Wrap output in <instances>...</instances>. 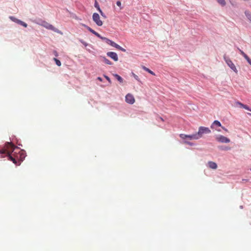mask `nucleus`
Segmentation results:
<instances>
[{
  "instance_id": "c85d7f7f",
  "label": "nucleus",
  "mask_w": 251,
  "mask_h": 251,
  "mask_svg": "<svg viewBox=\"0 0 251 251\" xmlns=\"http://www.w3.org/2000/svg\"><path fill=\"white\" fill-rule=\"evenodd\" d=\"M100 13V14L101 16H102L104 18H106V15L104 14V13L101 10L99 11Z\"/></svg>"
},
{
  "instance_id": "39448f33",
  "label": "nucleus",
  "mask_w": 251,
  "mask_h": 251,
  "mask_svg": "<svg viewBox=\"0 0 251 251\" xmlns=\"http://www.w3.org/2000/svg\"><path fill=\"white\" fill-rule=\"evenodd\" d=\"M92 19L93 21L98 26H101L103 24L102 22L100 20L99 15L97 13H94L93 14Z\"/></svg>"
},
{
  "instance_id": "f257e3e1",
  "label": "nucleus",
  "mask_w": 251,
  "mask_h": 251,
  "mask_svg": "<svg viewBox=\"0 0 251 251\" xmlns=\"http://www.w3.org/2000/svg\"><path fill=\"white\" fill-rule=\"evenodd\" d=\"M18 149V147L11 142H7L5 144V149L0 150V154L6 153L8 160L12 161L14 164H17V160L13 157L11 154L13 152V155H14L16 153V152H14V151Z\"/></svg>"
},
{
  "instance_id": "09e8293b",
  "label": "nucleus",
  "mask_w": 251,
  "mask_h": 251,
  "mask_svg": "<svg viewBox=\"0 0 251 251\" xmlns=\"http://www.w3.org/2000/svg\"><path fill=\"white\" fill-rule=\"evenodd\" d=\"M250 170L251 171V168L250 169Z\"/></svg>"
},
{
  "instance_id": "7ed1b4c3",
  "label": "nucleus",
  "mask_w": 251,
  "mask_h": 251,
  "mask_svg": "<svg viewBox=\"0 0 251 251\" xmlns=\"http://www.w3.org/2000/svg\"><path fill=\"white\" fill-rule=\"evenodd\" d=\"M211 130L209 129L208 127L204 126H200L199 128L198 132H197L196 133L199 139L203 136V134H209Z\"/></svg>"
},
{
  "instance_id": "de8ad7c7",
  "label": "nucleus",
  "mask_w": 251,
  "mask_h": 251,
  "mask_svg": "<svg viewBox=\"0 0 251 251\" xmlns=\"http://www.w3.org/2000/svg\"><path fill=\"white\" fill-rule=\"evenodd\" d=\"M248 114L250 115H251V114H250V113H248Z\"/></svg>"
},
{
  "instance_id": "a878e982",
  "label": "nucleus",
  "mask_w": 251,
  "mask_h": 251,
  "mask_svg": "<svg viewBox=\"0 0 251 251\" xmlns=\"http://www.w3.org/2000/svg\"><path fill=\"white\" fill-rule=\"evenodd\" d=\"M245 58L246 59L247 62L251 65V59L249 57V56H247Z\"/></svg>"
},
{
  "instance_id": "79ce46f5",
  "label": "nucleus",
  "mask_w": 251,
  "mask_h": 251,
  "mask_svg": "<svg viewBox=\"0 0 251 251\" xmlns=\"http://www.w3.org/2000/svg\"><path fill=\"white\" fill-rule=\"evenodd\" d=\"M98 79L100 81H102V78L100 77H98Z\"/></svg>"
},
{
  "instance_id": "7c9ffc66",
  "label": "nucleus",
  "mask_w": 251,
  "mask_h": 251,
  "mask_svg": "<svg viewBox=\"0 0 251 251\" xmlns=\"http://www.w3.org/2000/svg\"><path fill=\"white\" fill-rule=\"evenodd\" d=\"M104 77H105V78L108 80V81L110 83H111V80H110V78H109L108 76L104 75Z\"/></svg>"
},
{
  "instance_id": "473e14b6",
  "label": "nucleus",
  "mask_w": 251,
  "mask_h": 251,
  "mask_svg": "<svg viewBox=\"0 0 251 251\" xmlns=\"http://www.w3.org/2000/svg\"><path fill=\"white\" fill-rule=\"evenodd\" d=\"M87 29L90 31L92 33H93V32H94V30H93V29H92L91 27H90L89 26V27H87Z\"/></svg>"
},
{
  "instance_id": "e433bc0d",
  "label": "nucleus",
  "mask_w": 251,
  "mask_h": 251,
  "mask_svg": "<svg viewBox=\"0 0 251 251\" xmlns=\"http://www.w3.org/2000/svg\"><path fill=\"white\" fill-rule=\"evenodd\" d=\"M106 37H102V36H101V37L100 38V39L102 40H105Z\"/></svg>"
},
{
  "instance_id": "423d86ee",
  "label": "nucleus",
  "mask_w": 251,
  "mask_h": 251,
  "mask_svg": "<svg viewBox=\"0 0 251 251\" xmlns=\"http://www.w3.org/2000/svg\"><path fill=\"white\" fill-rule=\"evenodd\" d=\"M180 137L181 138L183 139H185L186 138H188L190 140H198L199 138L197 136V133L192 134L191 135H186L184 134H180Z\"/></svg>"
},
{
  "instance_id": "2f4dec72",
  "label": "nucleus",
  "mask_w": 251,
  "mask_h": 251,
  "mask_svg": "<svg viewBox=\"0 0 251 251\" xmlns=\"http://www.w3.org/2000/svg\"><path fill=\"white\" fill-rule=\"evenodd\" d=\"M107 44H109L111 40L106 38L105 40H104Z\"/></svg>"
},
{
  "instance_id": "f704fd0d",
  "label": "nucleus",
  "mask_w": 251,
  "mask_h": 251,
  "mask_svg": "<svg viewBox=\"0 0 251 251\" xmlns=\"http://www.w3.org/2000/svg\"><path fill=\"white\" fill-rule=\"evenodd\" d=\"M83 26L85 27L86 28H87V27H89L88 25L84 24H81Z\"/></svg>"
},
{
  "instance_id": "6e6552de",
  "label": "nucleus",
  "mask_w": 251,
  "mask_h": 251,
  "mask_svg": "<svg viewBox=\"0 0 251 251\" xmlns=\"http://www.w3.org/2000/svg\"><path fill=\"white\" fill-rule=\"evenodd\" d=\"M9 19L13 22L16 23L20 25H21L24 26L25 27H26L27 26V25L25 23L22 21L20 20L17 19L14 16H10Z\"/></svg>"
},
{
  "instance_id": "6ab92c4d",
  "label": "nucleus",
  "mask_w": 251,
  "mask_h": 251,
  "mask_svg": "<svg viewBox=\"0 0 251 251\" xmlns=\"http://www.w3.org/2000/svg\"><path fill=\"white\" fill-rule=\"evenodd\" d=\"M109 45H110L112 47L116 48V49L118 48V47H119V45H118L114 42L112 41V40L110 41V42L109 43Z\"/></svg>"
},
{
  "instance_id": "f8f14e48",
  "label": "nucleus",
  "mask_w": 251,
  "mask_h": 251,
  "mask_svg": "<svg viewBox=\"0 0 251 251\" xmlns=\"http://www.w3.org/2000/svg\"><path fill=\"white\" fill-rule=\"evenodd\" d=\"M216 126H222L221 123L217 120L214 121L210 127L211 128L214 129L216 128Z\"/></svg>"
},
{
  "instance_id": "4c0bfd02",
  "label": "nucleus",
  "mask_w": 251,
  "mask_h": 251,
  "mask_svg": "<svg viewBox=\"0 0 251 251\" xmlns=\"http://www.w3.org/2000/svg\"><path fill=\"white\" fill-rule=\"evenodd\" d=\"M230 3H231V4L232 6H234L235 5V4L234 3V2H232V1H230Z\"/></svg>"
},
{
  "instance_id": "b1692460",
  "label": "nucleus",
  "mask_w": 251,
  "mask_h": 251,
  "mask_svg": "<svg viewBox=\"0 0 251 251\" xmlns=\"http://www.w3.org/2000/svg\"><path fill=\"white\" fill-rule=\"evenodd\" d=\"M131 75L136 80H137L138 81H140V79L139 78V77L136 75L134 73H131Z\"/></svg>"
},
{
  "instance_id": "f03ea898",
  "label": "nucleus",
  "mask_w": 251,
  "mask_h": 251,
  "mask_svg": "<svg viewBox=\"0 0 251 251\" xmlns=\"http://www.w3.org/2000/svg\"><path fill=\"white\" fill-rule=\"evenodd\" d=\"M39 24L48 29H50L56 33L62 34V32L60 30L54 27L52 25L47 23L45 21H41V23H39Z\"/></svg>"
},
{
  "instance_id": "a19ab883",
  "label": "nucleus",
  "mask_w": 251,
  "mask_h": 251,
  "mask_svg": "<svg viewBox=\"0 0 251 251\" xmlns=\"http://www.w3.org/2000/svg\"><path fill=\"white\" fill-rule=\"evenodd\" d=\"M242 55L243 56V57L244 58H245L247 56H248L245 52L244 53V54H242Z\"/></svg>"
},
{
  "instance_id": "a18cd8bd",
  "label": "nucleus",
  "mask_w": 251,
  "mask_h": 251,
  "mask_svg": "<svg viewBox=\"0 0 251 251\" xmlns=\"http://www.w3.org/2000/svg\"><path fill=\"white\" fill-rule=\"evenodd\" d=\"M55 55L57 56L58 55L56 51H55Z\"/></svg>"
},
{
  "instance_id": "9b49d317",
  "label": "nucleus",
  "mask_w": 251,
  "mask_h": 251,
  "mask_svg": "<svg viewBox=\"0 0 251 251\" xmlns=\"http://www.w3.org/2000/svg\"><path fill=\"white\" fill-rule=\"evenodd\" d=\"M236 105L240 106V107L243 108L251 112V108H250L248 105H245L239 101L236 102Z\"/></svg>"
},
{
  "instance_id": "49530a36",
  "label": "nucleus",
  "mask_w": 251,
  "mask_h": 251,
  "mask_svg": "<svg viewBox=\"0 0 251 251\" xmlns=\"http://www.w3.org/2000/svg\"><path fill=\"white\" fill-rule=\"evenodd\" d=\"M240 208H243V206L241 205V206H240Z\"/></svg>"
},
{
  "instance_id": "c756f323",
  "label": "nucleus",
  "mask_w": 251,
  "mask_h": 251,
  "mask_svg": "<svg viewBox=\"0 0 251 251\" xmlns=\"http://www.w3.org/2000/svg\"><path fill=\"white\" fill-rule=\"evenodd\" d=\"M116 4L117 6L120 7V9H122V7H121V2L120 1H117L116 2Z\"/></svg>"
},
{
  "instance_id": "20e7f679",
  "label": "nucleus",
  "mask_w": 251,
  "mask_h": 251,
  "mask_svg": "<svg viewBox=\"0 0 251 251\" xmlns=\"http://www.w3.org/2000/svg\"><path fill=\"white\" fill-rule=\"evenodd\" d=\"M224 59L225 62H226V64L228 65V66L235 73H237L238 71L236 68V66L233 64L232 61L230 60V59L228 57L226 56V55L224 56Z\"/></svg>"
},
{
  "instance_id": "2eb2a0df",
  "label": "nucleus",
  "mask_w": 251,
  "mask_h": 251,
  "mask_svg": "<svg viewBox=\"0 0 251 251\" xmlns=\"http://www.w3.org/2000/svg\"><path fill=\"white\" fill-rule=\"evenodd\" d=\"M218 149L222 151H229L230 150V148L225 146H219Z\"/></svg>"
},
{
  "instance_id": "412c9836",
  "label": "nucleus",
  "mask_w": 251,
  "mask_h": 251,
  "mask_svg": "<svg viewBox=\"0 0 251 251\" xmlns=\"http://www.w3.org/2000/svg\"><path fill=\"white\" fill-rule=\"evenodd\" d=\"M94 6L97 8V9L99 11V12L101 10V9L100 8L99 4L97 0H95V1Z\"/></svg>"
},
{
  "instance_id": "bb28decb",
  "label": "nucleus",
  "mask_w": 251,
  "mask_h": 251,
  "mask_svg": "<svg viewBox=\"0 0 251 251\" xmlns=\"http://www.w3.org/2000/svg\"><path fill=\"white\" fill-rule=\"evenodd\" d=\"M184 143L185 144H188V145H190V146H194V144L192 142H191L185 141Z\"/></svg>"
},
{
  "instance_id": "393cba45",
  "label": "nucleus",
  "mask_w": 251,
  "mask_h": 251,
  "mask_svg": "<svg viewBox=\"0 0 251 251\" xmlns=\"http://www.w3.org/2000/svg\"><path fill=\"white\" fill-rule=\"evenodd\" d=\"M79 41L85 47H87L88 46V44L83 40L79 39Z\"/></svg>"
},
{
  "instance_id": "c9c22d12",
  "label": "nucleus",
  "mask_w": 251,
  "mask_h": 251,
  "mask_svg": "<svg viewBox=\"0 0 251 251\" xmlns=\"http://www.w3.org/2000/svg\"><path fill=\"white\" fill-rule=\"evenodd\" d=\"M98 33L96 31H95V30L94 31V32H93V34H94L95 35L97 36V34Z\"/></svg>"
},
{
  "instance_id": "4be33fe9",
  "label": "nucleus",
  "mask_w": 251,
  "mask_h": 251,
  "mask_svg": "<svg viewBox=\"0 0 251 251\" xmlns=\"http://www.w3.org/2000/svg\"><path fill=\"white\" fill-rule=\"evenodd\" d=\"M20 152H22L20 154V157L21 158V161H23V160L25 158V152H24L23 151H19Z\"/></svg>"
},
{
  "instance_id": "ea45409f",
  "label": "nucleus",
  "mask_w": 251,
  "mask_h": 251,
  "mask_svg": "<svg viewBox=\"0 0 251 251\" xmlns=\"http://www.w3.org/2000/svg\"><path fill=\"white\" fill-rule=\"evenodd\" d=\"M96 36H97L98 38H100L101 36L99 33H98Z\"/></svg>"
},
{
  "instance_id": "cd10ccee",
  "label": "nucleus",
  "mask_w": 251,
  "mask_h": 251,
  "mask_svg": "<svg viewBox=\"0 0 251 251\" xmlns=\"http://www.w3.org/2000/svg\"><path fill=\"white\" fill-rule=\"evenodd\" d=\"M117 49L123 51V52H126V50L124 49L123 48H122V47H121L120 46H119V47H118V48H117Z\"/></svg>"
},
{
  "instance_id": "5701e85b",
  "label": "nucleus",
  "mask_w": 251,
  "mask_h": 251,
  "mask_svg": "<svg viewBox=\"0 0 251 251\" xmlns=\"http://www.w3.org/2000/svg\"><path fill=\"white\" fill-rule=\"evenodd\" d=\"M53 60L55 61L56 64L58 66H60L61 65V63L58 59H56V58H54Z\"/></svg>"
},
{
  "instance_id": "f3484780",
  "label": "nucleus",
  "mask_w": 251,
  "mask_h": 251,
  "mask_svg": "<svg viewBox=\"0 0 251 251\" xmlns=\"http://www.w3.org/2000/svg\"><path fill=\"white\" fill-rule=\"evenodd\" d=\"M113 76L120 82L122 83L123 82V78L120 76L118 74H113Z\"/></svg>"
},
{
  "instance_id": "aec40b11",
  "label": "nucleus",
  "mask_w": 251,
  "mask_h": 251,
  "mask_svg": "<svg viewBox=\"0 0 251 251\" xmlns=\"http://www.w3.org/2000/svg\"><path fill=\"white\" fill-rule=\"evenodd\" d=\"M217 1L222 6H225L226 5L225 0H217Z\"/></svg>"
},
{
  "instance_id": "1a4fd4ad",
  "label": "nucleus",
  "mask_w": 251,
  "mask_h": 251,
  "mask_svg": "<svg viewBox=\"0 0 251 251\" xmlns=\"http://www.w3.org/2000/svg\"><path fill=\"white\" fill-rule=\"evenodd\" d=\"M126 101L128 103L133 104L135 102V99L131 94H128L126 96Z\"/></svg>"
},
{
  "instance_id": "4468645a",
  "label": "nucleus",
  "mask_w": 251,
  "mask_h": 251,
  "mask_svg": "<svg viewBox=\"0 0 251 251\" xmlns=\"http://www.w3.org/2000/svg\"><path fill=\"white\" fill-rule=\"evenodd\" d=\"M244 13L248 20L251 23V12L248 10H246Z\"/></svg>"
},
{
  "instance_id": "9d476101",
  "label": "nucleus",
  "mask_w": 251,
  "mask_h": 251,
  "mask_svg": "<svg viewBox=\"0 0 251 251\" xmlns=\"http://www.w3.org/2000/svg\"><path fill=\"white\" fill-rule=\"evenodd\" d=\"M106 55L114 60L115 61L118 60V57L117 54L115 52L109 51L107 52Z\"/></svg>"
},
{
  "instance_id": "0eeeda50",
  "label": "nucleus",
  "mask_w": 251,
  "mask_h": 251,
  "mask_svg": "<svg viewBox=\"0 0 251 251\" xmlns=\"http://www.w3.org/2000/svg\"><path fill=\"white\" fill-rule=\"evenodd\" d=\"M216 139L217 141L223 143H229L230 140L229 138L221 135H219L216 136Z\"/></svg>"
},
{
  "instance_id": "ddd939ff",
  "label": "nucleus",
  "mask_w": 251,
  "mask_h": 251,
  "mask_svg": "<svg viewBox=\"0 0 251 251\" xmlns=\"http://www.w3.org/2000/svg\"><path fill=\"white\" fill-rule=\"evenodd\" d=\"M208 167L212 169H216L217 168V165L215 162L213 161H209L208 162Z\"/></svg>"
},
{
  "instance_id": "a211bd4d",
  "label": "nucleus",
  "mask_w": 251,
  "mask_h": 251,
  "mask_svg": "<svg viewBox=\"0 0 251 251\" xmlns=\"http://www.w3.org/2000/svg\"><path fill=\"white\" fill-rule=\"evenodd\" d=\"M142 69H143L144 70H145V71H146L148 72V73H149L150 74H151L152 75H155V74H154V73L152 71H151V70H150V69H148V68L146 67L145 66H143L142 67Z\"/></svg>"
},
{
  "instance_id": "58836bf2",
  "label": "nucleus",
  "mask_w": 251,
  "mask_h": 251,
  "mask_svg": "<svg viewBox=\"0 0 251 251\" xmlns=\"http://www.w3.org/2000/svg\"><path fill=\"white\" fill-rule=\"evenodd\" d=\"M96 36H97L98 38H100L101 36L99 33H98Z\"/></svg>"
},
{
  "instance_id": "c03bdc74",
  "label": "nucleus",
  "mask_w": 251,
  "mask_h": 251,
  "mask_svg": "<svg viewBox=\"0 0 251 251\" xmlns=\"http://www.w3.org/2000/svg\"><path fill=\"white\" fill-rule=\"evenodd\" d=\"M242 181H245V182H247V181H248V179H242Z\"/></svg>"
},
{
  "instance_id": "dca6fc26",
  "label": "nucleus",
  "mask_w": 251,
  "mask_h": 251,
  "mask_svg": "<svg viewBox=\"0 0 251 251\" xmlns=\"http://www.w3.org/2000/svg\"><path fill=\"white\" fill-rule=\"evenodd\" d=\"M101 58L102 59V61L104 62L105 64L108 65H112V62L109 60L107 59L105 57L102 56L101 57Z\"/></svg>"
},
{
  "instance_id": "72a5a7b5",
  "label": "nucleus",
  "mask_w": 251,
  "mask_h": 251,
  "mask_svg": "<svg viewBox=\"0 0 251 251\" xmlns=\"http://www.w3.org/2000/svg\"><path fill=\"white\" fill-rule=\"evenodd\" d=\"M238 50H239V51H240V53L241 55H242L243 54H244V52L242 50H241L240 49L238 48Z\"/></svg>"
},
{
  "instance_id": "37998d69",
  "label": "nucleus",
  "mask_w": 251,
  "mask_h": 251,
  "mask_svg": "<svg viewBox=\"0 0 251 251\" xmlns=\"http://www.w3.org/2000/svg\"><path fill=\"white\" fill-rule=\"evenodd\" d=\"M222 128L225 130L226 131H227V129L225 127L222 126Z\"/></svg>"
}]
</instances>
